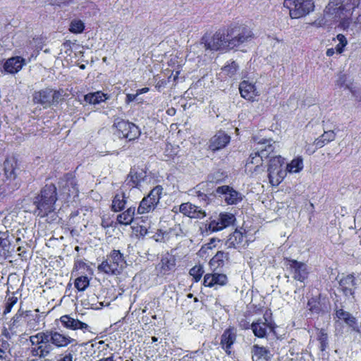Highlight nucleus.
I'll return each mask as SVG.
<instances>
[{
    "label": "nucleus",
    "instance_id": "nucleus-57",
    "mask_svg": "<svg viewBox=\"0 0 361 361\" xmlns=\"http://www.w3.org/2000/svg\"><path fill=\"white\" fill-rule=\"evenodd\" d=\"M73 355L71 352L66 353L62 357L57 361H73Z\"/></svg>",
    "mask_w": 361,
    "mask_h": 361
},
{
    "label": "nucleus",
    "instance_id": "nucleus-39",
    "mask_svg": "<svg viewBox=\"0 0 361 361\" xmlns=\"http://www.w3.org/2000/svg\"><path fill=\"white\" fill-rule=\"evenodd\" d=\"M106 99V94H104L101 91L88 93L84 97L85 101L90 104H99L102 102H104Z\"/></svg>",
    "mask_w": 361,
    "mask_h": 361
},
{
    "label": "nucleus",
    "instance_id": "nucleus-5",
    "mask_svg": "<svg viewBox=\"0 0 361 361\" xmlns=\"http://www.w3.org/2000/svg\"><path fill=\"white\" fill-rule=\"evenodd\" d=\"M111 129L114 135L127 142L134 141L141 135V130L137 125L120 117L114 118Z\"/></svg>",
    "mask_w": 361,
    "mask_h": 361
},
{
    "label": "nucleus",
    "instance_id": "nucleus-22",
    "mask_svg": "<svg viewBox=\"0 0 361 361\" xmlns=\"http://www.w3.org/2000/svg\"><path fill=\"white\" fill-rule=\"evenodd\" d=\"M216 192L225 195V202L228 205L237 204L243 200L241 193L229 185L218 187Z\"/></svg>",
    "mask_w": 361,
    "mask_h": 361
},
{
    "label": "nucleus",
    "instance_id": "nucleus-45",
    "mask_svg": "<svg viewBox=\"0 0 361 361\" xmlns=\"http://www.w3.org/2000/svg\"><path fill=\"white\" fill-rule=\"evenodd\" d=\"M336 39L338 41V44H336L335 47L336 52L338 54H341L344 52L345 48L348 44V39L343 34H338L336 37L333 38V41Z\"/></svg>",
    "mask_w": 361,
    "mask_h": 361
},
{
    "label": "nucleus",
    "instance_id": "nucleus-8",
    "mask_svg": "<svg viewBox=\"0 0 361 361\" xmlns=\"http://www.w3.org/2000/svg\"><path fill=\"white\" fill-rule=\"evenodd\" d=\"M285 159L280 155L270 159L268 165V178L272 186H278L286 176V170L284 169Z\"/></svg>",
    "mask_w": 361,
    "mask_h": 361
},
{
    "label": "nucleus",
    "instance_id": "nucleus-16",
    "mask_svg": "<svg viewBox=\"0 0 361 361\" xmlns=\"http://www.w3.org/2000/svg\"><path fill=\"white\" fill-rule=\"evenodd\" d=\"M356 288V278L354 274L342 276L338 281V290L346 298H354Z\"/></svg>",
    "mask_w": 361,
    "mask_h": 361
},
{
    "label": "nucleus",
    "instance_id": "nucleus-3",
    "mask_svg": "<svg viewBox=\"0 0 361 361\" xmlns=\"http://www.w3.org/2000/svg\"><path fill=\"white\" fill-rule=\"evenodd\" d=\"M57 200L58 190L56 185L53 183H46L32 199L34 214L39 218L48 216L55 210Z\"/></svg>",
    "mask_w": 361,
    "mask_h": 361
},
{
    "label": "nucleus",
    "instance_id": "nucleus-52",
    "mask_svg": "<svg viewBox=\"0 0 361 361\" xmlns=\"http://www.w3.org/2000/svg\"><path fill=\"white\" fill-rule=\"evenodd\" d=\"M346 81H347L346 75L341 74L338 76V78L336 82V87H338L339 88L345 87V89H349L353 92V91H352L351 88L349 87V85H346Z\"/></svg>",
    "mask_w": 361,
    "mask_h": 361
},
{
    "label": "nucleus",
    "instance_id": "nucleus-61",
    "mask_svg": "<svg viewBox=\"0 0 361 361\" xmlns=\"http://www.w3.org/2000/svg\"><path fill=\"white\" fill-rule=\"evenodd\" d=\"M336 49L334 48L327 49L326 54L327 56L331 57L335 54Z\"/></svg>",
    "mask_w": 361,
    "mask_h": 361
},
{
    "label": "nucleus",
    "instance_id": "nucleus-34",
    "mask_svg": "<svg viewBox=\"0 0 361 361\" xmlns=\"http://www.w3.org/2000/svg\"><path fill=\"white\" fill-rule=\"evenodd\" d=\"M127 203V197L126 194L122 192L116 194L112 200L111 210L114 212H119L123 211Z\"/></svg>",
    "mask_w": 361,
    "mask_h": 361
},
{
    "label": "nucleus",
    "instance_id": "nucleus-25",
    "mask_svg": "<svg viewBox=\"0 0 361 361\" xmlns=\"http://www.w3.org/2000/svg\"><path fill=\"white\" fill-rule=\"evenodd\" d=\"M178 211L191 219L202 218L205 216V212L200 207L190 202L182 203L179 206Z\"/></svg>",
    "mask_w": 361,
    "mask_h": 361
},
{
    "label": "nucleus",
    "instance_id": "nucleus-51",
    "mask_svg": "<svg viewBox=\"0 0 361 361\" xmlns=\"http://www.w3.org/2000/svg\"><path fill=\"white\" fill-rule=\"evenodd\" d=\"M215 241V238H211L209 243L203 245L199 251L200 255L203 257L204 255L207 253V250H212L214 247H215L214 244Z\"/></svg>",
    "mask_w": 361,
    "mask_h": 361
},
{
    "label": "nucleus",
    "instance_id": "nucleus-47",
    "mask_svg": "<svg viewBox=\"0 0 361 361\" xmlns=\"http://www.w3.org/2000/svg\"><path fill=\"white\" fill-rule=\"evenodd\" d=\"M80 270H83L84 271H82V273L85 274V271H91V268L85 262L78 257L74 259L73 271H78Z\"/></svg>",
    "mask_w": 361,
    "mask_h": 361
},
{
    "label": "nucleus",
    "instance_id": "nucleus-46",
    "mask_svg": "<svg viewBox=\"0 0 361 361\" xmlns=\"http://www.w3.org/2000/svg\"><path fill=\"white\" fill-rule=\"evenodd\" d=\"M85 23L81 20H73L71 22L69 31L73 34H80L85 30Z\"/></svg>",
    "mask_w": 361,
    "mask_h": 361
},
{
    "label": "nucleus",
    "instance_id": "nucleus-2",
    "mask_svg": "<svg viewBox=\"0 0 361 361\" xmlns=\"http://www.w3.org/2000/svg\"><path fill=\"white\" fill-rule=\"evenodd\" d=\"M361 0H329L326 12L338 19V27L347 30L353 25L361 30V12L353 18V13L358 8Z\"/></svg>",
    "mask_w": 361,
    "mask_h": 361
},
{
    "label": "nucleus",
    "instance_id": "nucleus-33",
    "mask_svg": "<svg viewBox=\"0 0 361 361\" xmlns=\"http://www.w3.org/2000/svg\"><path fill=\"white\" fill-rule=\"evenodd\" d=\"M135 207H130L126 210L117 216L116 221L118 224L124 226L130 225L135 218Z\"/></svg>",
    "mask_w": 361,
    "mask_h": 361
},
{
    "label": "nucleus",
    "instance_id": "nucleus-56",
    "mask_svg": "<svg viewBox=\"0 0 361 361\" xmlns=\"http://www.w3.org/2000/svg\"><path fill=\"white\" fill-rule=\"evenodd\" d=\"M238 324H239L240 328L243 330H248V329L252 330V323L250 324L249 321H247V319H240L239 321Z\"/></svg>",
    "mask_w": 361,
    "mask_h": 361
},
{
    "label": "nucleus",
    "instance_id": "nucleus-19",
    "mask_svg": "<svg viewBox=\"0 0 361 361\" xmlns=\"http://www.w3.org/2000/svg\"><path fill=\"white\" fill-rule=\"evenodd\" d=\"M60 322L62 326L70 330H81L83 333L90 331L87 324L71 317L69 314H64L60 317Z\"/></svg>",
    "mask_w": 361,
    "mask_h": 361
},
{
    "label": "nucleus",
    "instance_id": "nucleus-18",
    "mask_svg": "<svg viewBox=\"0 0 361 361\" xmlns=\"http://www.w3.org/2000/svg\"><path fill=\"white\" fill-rule=\"evenodd\" d=\"M26 329L25 310L21 307L12 317L8 323V329L13 334L22 333Z\"/></svg>",
    "mask_w": 361,
    "mask_h": 361
},
{
    "label": "nucleus",
    "instance_id": "nucleus-59",
    "mask_svg": "<svg viewBox=\"0 0 361 361\" xmlns=\"http://www.w3.org/2000/svg\"><path fill=\"white\" fill-rule=\"evenodd\" d=\"M137 96V94H128L126 95V102L130 103L134 101L136 99Z\"/></svg>",
    "mask_w": 361,
    "mask_h": 361
},
{
    "label": "nucleus",
    "instance_id": "nucleus-55",
    "mask_svg": "<svg viewBox=\"0 0 361 361\" xmlns=\"http://www.w3.org/2000/svg\"><path fill=\"white\" fill-rule=\"evenodd\" d=\"M198 187H199V185H197L195 188V196L197 197H198L200 199V200L207 202L209 200L208 195L207 194H205L204 192H202L201 190H197Z\"/></svg>",
    "mask_w": 361,
    "mask_h": 361
},
{
    "label": "nucleus",
    "instance_id": "nucleus-21",
    "mask_svg": "<svg viewBox=\"0 0 361 361\" xmlns=\"http://www.w3.org/2000/svg\"><path fill=\"white\" fill-rule=\"evenodd\" d=\"M228 282L227 276L225 274L212 271L204 276L202 285L205 287L212 288L215 286H224Z\"/></svg>",
    "mask_w": 361,
    "mask_h": 361
},
{
    "label": "nucleus",
    "instance_id": "nucleus-49",
    "mask_svg": "<svg viewBox=\"0 0 361 361\" xmlns=\"http://www.w3.org/2000/svg\"><path fill=\"white\" fill-rule=\"evenodd\" d=\"M51 95L50 106L54 104L56 105L63 101V90H54L51 89Z\"/></svg>",
    "mask_w": 361,
    "mask_h": 361
},
{
    "label": "nucleus",
    "instance_id": "nucleus-14",
    "mask_svg": "<svg viewBox=\"0 0 361 361\" xmlns=\"http://www.w3.org/2000/svg\"><path fill=\"white\" fill-rule=\"evenodd\" d=\"M283 260L287 269L293 274V278L295 281L304 282L307 279L309 273L305 263L288 257H284Z\"/></svg>",
    "mask_w": 361,
    "mask_h": 361
},
{
    "label": "nucleus",
    "instance_id": "nucleus-58",
    "mask_svg": "<svg viewBox=\"0 0 361 361\" xmlns=\"http://www.w3.org/2000/svg\"><path fill=\"white\" fill-rule=\"evenodd\" d=\"M101 226L104 228H108L109 227H111L113 226V221H110L109 219H102Z\"/></svg>",
    "mask_w": 361,
    "mask_h": 361
},
{
    "label": "nucleus",
    "instance_id": "nucleus-53",
    "mask_svg": "<svg viewBox=\"0 0 361 361\" xmlns=\"http://www.w3.org/2000/svg\"><path fill=\"white\" fill-rule=\"evenodd\" d=\"M307 24V27H308L310 26H313L315 27H322L326 25V20L324 16H322L321 18H317L314 21L308 23Z\"/></svg>",
    "mask_w": 361,
    "mask_h": 361
},
{
    "label": "nucleus",
    "instance_id": "nucleus-11",
    "mask_svg": "<svg viewBox=\"0 0 361 361\" xmlns=\"http://www.w3.org/2000/svg\"><path fill=\"white\" fill-rule=\"evenodd\" d=\"M59 186L66 199L75 198L79 195L78 185L75 172H68L59 178Z\"/></svg>",
    "mask_w": 361,
    "mask_h": 361
},
{
    "label": "nucleus",
    "instance_id": "nucleus-62",
    "mask_svg": "<svg viewBox=\"0 0 361 361\" xmlns=\"http://www.w3.org/2000/svg\"><path fill=\"white\" fill-rule=\"evenodd\" d=\"M97 361H114V354H111L110 356H109L107 357L101 358Z\"/></svg>",
    "mask_w": 361,
    "mask_h": 361
},
{
    "label": "nucleus",
    "instance_id": "nucleus-13",
    "mask_svg": "<svg viewBox=\"0 0 361 361\" xmlns=\"http://www.w3.org/2000/svg\"><path fill=\"white\" fill-rule=\"evenodd\" d=\"M46 331L47 332L49 343L51 345V348H53V349L54 348H66L69 345L75 346L78 344V342L75 338H73L67 334L59 332L56 329H49Z\"/></svg>",
    "mask_w": 361,
    "mask_h": 361
},
{
    "label": "nucleus",
    "instance_id": "nucleus-54",
    "mask_svg": "<svg viewBox=\"0 0 361 361\" xmlns=\"http://www.w3.org/2000/svg\"><path fill=\"white\" fill-rule=\"evenodd\" d=\"M335 314L337 318L343 320L344 322L347 320V318H349L350 316H352L350 312L345 311L343 309H338L336 310Z\"/></svg>",
    "mask_w": 361,
    "mask_h": 361
},
{
    "label": "nucleus",
    "instance_id": "nucleus-23",
    "mask_svg": "<svg viewBox=\"0 0 361 361\" xmlns=\"http://www.w3.org/2000/svg\"><path fill=\"white\" fill-rule=\"evenodd\" d=\"M25 64V59L22 56H12L4 61L3 69L6 73L15 75L20 71Z\"/></svg>",
    "mask_w": 361,
    "mask_h": 361
},
{
    "label": "nucleus",
    "instance_id": "nucleus-20",
    "mask_svg": "<svg viewBox=\"0 0 361 361\" xmlns=\"http://www.w3.org/2000/svg\"><path fill=\"white\" fill-rule=\"evenodd\" d=\"M231 141V137L223 130L218 131L209 141V149L216 152L226 147Z\"/></svg>",
    "mask_w": 361,
    "mask_h": 361
},
{
    "label": "nucleus",
    "instance_id": "nucleus-17",
    "mask_svg": "<svg viewBox=\"0 0 361 361\" xmlns=\"http://www.w3.org/2000/svg\"><path fill=\"white\" fill-rule=\"evenodd\" d=\"M237 339L236 329L233 326L226 328L221 336L220 345L228 356L231 355L232 346Z\"/></svg>",
    "mask_w": 361,
    "mask_h": 361
},
{
    "label": "nucleus",
    "instance_id": "nucleus-64",
    "mask_svg": "<svg viewBox=\"0 0 361 361\" xmlns=\"http://www.w3.org/2000/svg\"><path fill=\"white\" fill-rule=\"evenodd\" d=\"M157 341H158V338H157V337H155V336H152V341L153 343H155V342H157Z\"/></svg>",
    "mask_w": 361,
    "mask_h": 361
},
{
    "label": "nucleus",
    "instance_id": "nucleus-43",
    "mask_svg": "<svg viewBox=\"0 0 361 361\" xmlns=\"http://www.w3.org/2000/svg\"><path fill=\"white\" fill-rule=\"evenodd\" d=\"M90 279L87 276H80L74 281V286L79 292L85 291L90 286Z\"/></svg>",
    "mask_w": 361,
    "mask_h": 361
},
{
    "label": "nucleus",
    "instance_id": "nucleus-4",
    "mask_svg": "<svg viewBox=\"0 0 361 361\" xmlns=\"http://www.w3.org/2000/svg\"><path fill=\"white\" fill-rule=\"evenodd\" d=\"M126 261L119 250L114 249L97 267L99 273L108 276H118L123 271Z\"/></svg>",
    "mask_w": 361,
    "mask_h": 361
},
{
    "label": "nucleus",
    "instance_id": "nucleus-1",
    "mask_svg": "<svg viewBox=\"0 0 361 361\" xmlns=\"http://www.w3.org/2000/svg\"><path fill=\"white\" fill-rule=\"evenodd\" d=\"M255 38V35L248 26L231 23L219 28L212 36L210 41H205L207 49L214 51H230L237 49L243 44Z\"/></svg>",
    "mask_w": 361,
    "mask_h": 361
},
{
    "label": "nucleus",
    "instance_id": "nucleus-35",
    "mask_svg": "<svg viewBox=\"0 0 361 361\" xmlns=\"http://www.w3.org/2000/svg\"><path fill=\"white\" fill-rule=\"evenodd\" d=\"M252 331L254 336L259 338H264L267 336L266 322L258 319L252 322Z\"/></svg>",
    "mask_w": 361,
    "mask_h": 361
},
{
    "label": "nucleus",
    "instance_id": "nucleus-38",
    "mask_svg": "<svg viewBox=\"0 0 361 361\" xmlns=\"http://www.w3.org/2000/svg\"><path fill=\"white\" fill-rule=\"evenodd\" d=\"M16 293H13L11 295H9V290L6 292V295L5 298L2 315L6 316L9 314L13 307L17 304L18 301V298L15 295Z\"/></svg>",
    "mask_w": 361,
    "mask_h": 361
},
{
    "label": "nucleus",
    "instance_id": "nucleus-32",
    "mask_svg": "<svg viewBox=\"0 0 361 361\" xmlns=\"http://www.w3.org/2000/svg\"><path fill=\"white\" fill-rule=\"evenodd\" d=\"M228 257V253L224 251H218L209 260V265L212 271H219L224 267L225 259Z\"/></svg>",
    "mask_w": 361,
    "mask_h": 361
},
{
    "label": "nucleus",
    "instance_id": "nucleus-7",
    "mask_svg": "<svg viewBox=\"0 0 361 361\" xmlns=\"http://www.w3.org/2000/svg\"><path fill=\"white\" fill-rule=\"evenodd\" d=\"M283 6L288 9L292 19H299L308 15L314 9L312 0H284Z\"/></svg>",
    "mask_w": 361,
    "mask_h": 361
},
{
    "label": "nucleus",
    "instance_id": "nucleus-42",
    "mask_svg": "<svg viewBox=\"0 0 361 361\" xmlns=\"http://www.w3.org/2000/svg\"><path fill=\"white\" fill-rule=\"evenodd\" d=\"M238 68V64L235 61H228L227 63L222 67L221 71L226 76L232 78L236 74Z\"/></svg>",
    "mask_w": 361,
    "mask_h": 361
},
{
    "label": "nucleus",
    "instance_id": "nucleus-50",
    "mask_svg": "<svg viewBox=\"0 0 361 361\" xmlns=\"http://www.w3.org/2000/svg\"><path fill=\"white\" fill-rule=\"evenodd\" d=\"M345 323L351 329L352 331L360 334L361 333L360 326H359L357 319L353 317L350 316L349 318H347V320Z\"/></svg>",
    "mask_w": 361,
    "mask_h": 361
},
{
    "label": "nucleus",
    "instance_id": "nucleus-36",
    "mask_svg": "<svg viewBox=\"0 0 361 361\" xmlns=\"http://www.w3.org/2000/svg\"><path fill=\"white\" fill-rule=\"evenodd\" d=\"M336 138V133L334 130L325 131L322 135L317 137L314 144L317 148H322L330 142L334 140Z\"/></svg>",
    "mask_w": 361,
    "mask_h": 361
},
{
    "label": "nucleus",
    "instance_id": "nucleus-10",
    "mask_svg": "<svg viewBox=\"0 0 361 361\" xmlns=\"http://www.w3.org/2000/svg\"><path fill=\"white\" fill-rule=\"evenodd\" d=\"M164 188L161 185L154 187L140 201L137 207V213L144 214L154 211L158 206L161 198Z\"/></svg>",
    "mask_w": 361,
    "mask_h": 361
},
{
    "label": "nucleus",
    "instance_id": "nucleus-9",
    "mask_svg": "<svg viewBox=\"0 0 361 361\" xmlns=\"http://www.w3.org/2000/svg\"><path fill=\"white\" fill-rule=\"evenodd\" d=\"M274 149L272 145H268L264 149L252 152L246 160L245 171L250 173L259 172L263 167L264 159L269 157L270 154L274 152Z\"/></svg>",
    "mask_w": 361,
    "mask_h": 361
},
{
    "label": "nucleus",
    "instance_id": "nucleus-31",
    "mask_svg": "<svg viewBox=\"0 0 361 361\" xmlns=\"http://www.w3.org/2000/svg\"><path fill=\"white\" fill-rule=\"evenodd\" d=\"M35 312L36 314H33L31 310H25L26 329L37 331L40 328L42 316L38 313L39 309H36Z\"/></svg>",
    "mask_w": 361,
    "mask_h": 361
},
{
    "label": "nucleus",
    "instance_id": "nucleus-6",
    "mask_svg": "<svg viewBox=\"0 0 361 361\" xmlns=\"http://www.w3.org/2000/svg\"><path fill=\"white\" fill-rule=\"evenodd\" d=\"M29 341L31 345L28 348V351L35 358H45L53 350L47 331L30 336Z\"/></svg>",
    "mask_w": 361,
    "mask_h": 361
},
{
    "label": "nucleus",
    "instance_id": "nucleus-63",
    "mask_svg": "<svg viewBox=\"0 0 361 361\" xmlns=\"http://www.w3.org/2000/svg\"><path fill=\"white\" fill-rule=\"evenodd\" d=\"M166 84V80H161V81H159L156 85L157 87L159 88L162 86H164Z\"/></svg>",
    "mask_w": 361,
    "mask_h": 361
},
{
    "label": "nucleus",
    "instance_id": "nucleus-60",
    "mask_svg": "<svg viewBox=\"0 0 361 361\" xmlns=\"http://www.w3.org/2000/svg\"><path fill=\"white\" fill-rule=\"evenodd\" d=\"M149 90V89L148 87H142V88L137 90L136 94L138 96L140 94L148 92Z\"/></svg>",
    "mask_w": 361,
    "mask_h": 361
},
{
    "label": "nucleus",
    "instance_id": "nucleus-48",
    "mask_svg": "<svg viewBox=\"0 0 361 361\" xmlns=\"http://www.w3.org/2000/svg\"><path fill=\"white\" fill-rule=\"evenodd\" d=\"M272 312L270 309H268L265 311L264 314V318L266 322L267 329H269L270 332L275 333L276 329L278 326L271 319L269 320L267 317H271Z\"/></svg>",
    "mask_w": 361,
    "mask_h": 361
},
{
    "label": "nucleus",
    "instance_id": "nucleus-12",
    "mask_svg": "<svg viewBox=\"0 0 361 361\" xmlns=\"http://www.w3.org/2000/svg\"><path fill=\"white\" fill-rule=\"evenodd\" d=\"M147 177L146 169L133 166L130 168L122 186L126 190L130 191L133 189H140L142 183L146 180Z\"/></svg>",
    "mask_w": 361,
    "mask_h": 361
},
{
    "label": "nucleus",
    "instance_id": "nucleus-28",
    "mask_svg": "<svg viewBox=\"0 0 361 361\" xmlns=\"http://www.w3.org/2000/svg\"><path fill=\"white\" fill-rule=\"evenodd\" d=\"M51 88H45L35 91L32 94V102L35 104H40L44 108L50 106Z\"/></svg>",
    "mask_w": 361,
    "mask_h": 361
},
{
    "label": "nucleus",
    "instance_id": "nucleus-37",
    "mask_svg": "<svg viewBox=\"0 0 361 361\" xmlns=\"http://www.w3.org/2000/svg\"><path fill=\"white\" fill-rule=\"evenodd\" d=\"M17 161L13 158H7L4 162V169L6 176L8 178H15L16 176Z\"/></svg>",
    "mask_w": 361,
    "mask_h": 361
},
{
    "label": "nucleus",
    "instance_id": "nucleus-40",
    "mask_svg": "<svg viewBox=\"0 0 361 361\" xmlns=\"http://www.w3.org/2000/svg\"><path fill=\"white\" fill-rule=\"evenodd\" d=\"M304 167L303 159L301 156L294 158L290 163L286 165V173H299Z\"/></svg>",
    "mask_w": 361,
    "mask_h": 361
},
{
    "label": "nucleus",
    "instance_id": "nucleus-15",
    "mask_svg": "<svg viewBox=\"0 0 361 361\" xmlns=\"http://www.w3.org/2000/svg\"><path fill=\"white\" fill-rule=\"evenodd\" d=\"M235 221L234 214L228 212H221L217 219L211 220L208 229L212 232H217L228 227Z\"/></svg>",
    "mask_w": 361,
    "mask_h": 361
},
{
    "label": "nucleus",
    "instance_id": "nucleus-24",
    "mask_svg": "<svg viewBox=\"0 0 361 361\" xmlns=\"http://www.w3.org/2000/svg\"><path fill=\"white\" fill-rule=\"evenodd\" d=\"M247 238V231L240 228H236L229 236L228 242L231 247L234 248L245 247L249 243Z\"/></svg>",
    "mask_w": 361,
    "mask_h": 361
},
{
    "label": "nucleus",
    "instance_id": "nucleus-44",
    "mask_svg": "<svg viewBox=\"0 0 361 361\" xmlns=\"http://www.w3.org/2000/svg\"><path fill=\"white\" fill-rule=\"evenodd\" d=\"M204 272L203 266L202 264H197L190 269L189 274L192 277V281L197 283L201 280Z\"/></svg>",
    "mask_w": 361,
    "mask_h": 361
},
{
    "label": "nucleus",
    "instance_id": "nucleus-27",
    "mask_svg": "<svg viewBox=\"0 0 361 361\" xmlns=\"http://www.w3.org/2000/svg\"><path fill=\"white\" fill-rule=\"evenodd\" d=\"M239 91L241 97L247 101L253 102L258 96L255 85L247 80L240 83Z\"/></svg>",
    "mask_w": 361,
    "mask_h": 361
},
{
    "label": "nucleus",
    "instance_id": "nucleus-26",
    "mask_svg": "<svg viewBox=\"0 0 361 361\" xmlns=\"http://www.w3.org/2000/svg\"><path fill=\"white\" fill-rule=\"evenodd\" d=\"M324 298H322L321 293H319L317 295L312 296L308 299L307 307L308 310L312 314H323L325 313L326 306L322 300Z\"/></svg>",
    "mask_w": 361,
    "mask_h": 361
},
{
    "label": "nucleus",
    "instance_id": "nucleus-41",
    "mask_svg": "<svg viewBox=\"0 0 361 361\" xmlns=\"http://www.w3.org/2000/svg\"><path fill=\"white\" fill-rule=\"evenodd\" d=\"M317 339L319 343V350L322 352L325 351L329 346V336L326 330L324 328L317 329Z\"/></svg>",
    "mask_w": 361,
    "mask_h": 361
},
{
    "label": "nucleus",
    "instance_id": "nucleus-30",
    "mask_svg": "<svg viewBox=\"0 0 361 361\" xmlns=\"http://www.w3.org/2000/svg\"><path fill=\"white\" fill-rule=\"evenodd\" d=\"M252 353V361H255V357H256V361H259L261 360H264L265 361H271L273 355L271 353V351L269 348L261 346L257 344H255L251 349Z\"/></svg>",
    "mask_w": 361,
    "mask_h": 361
},
{
    "label": "nucleus",
    "instance_id": "nucleus-29",
    "mask_svg": "<svg viewBox=\"0 0 361 361\" xmlns=\"http://www.w3.org/2000/svg\"><path fill=\"white\" fill-rule=\"evenodd\" d=\"M176 267V259L173 256H164L157 267L159 274L164 276L170 274Z\"/></svg>",
    "mask_w": 361,
    "mask_h": 361
}]
</instances>
